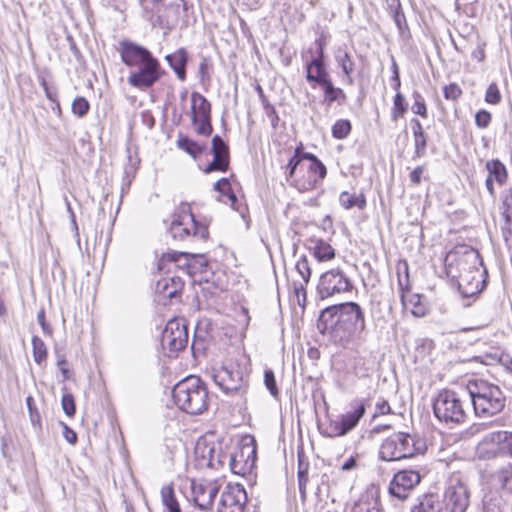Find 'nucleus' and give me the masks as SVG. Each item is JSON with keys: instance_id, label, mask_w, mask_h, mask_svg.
I'll return each instance as SVG.
<instances>
[{"instance_id": "f257e3e1", "label": "nucleus", "mask_w": 512, "mask_h": 512, "mask_svg": "<svg viewBox=\"0 0 512 512\" xmlns=\"http://www.w3.org/2000/svg\"><path fill=\"white\" fill-rule=\"evenodd\" d=\"M317 328L335 344L347 343L356 333L366 329L365 314L356 302H345L321 311Z\"/></svg>"}, {"instance_id": "b1692460", "label": "nucleus", "mask_w": 512, "mask_h": 512, "mask_svg": "<svg viewBox=\"0 0 512 512\" xmlns=\"http://www.w3.org/2000/svg\"><path fill=\"white\" fill-rule=\"evenodd\" d=\"M169 67L175 73L177 79L184 82L187 77L186 68L189 61V53L185 47H180L173 53L165 56Z\"/></svg>"}, {"instance_id": "e433bc0d", "label": "nucleus", "mask_w": 512, "mask_h": 512, "mask_svg": "<svg viewBox=\"0 0 512 512\" xmlns=\"http://www.w3.org/2000/svg\"><path fill=\"white\" fill-rule=\"evenodd\" d=\"M192 118H208L210 119L211 105L207 98H192Z\"/></svg>"}, {"instance_id": "f8f14e48", "label": "nucleus", "mask_w": 512, "mask_h": 512, "mask_svg": "<svg viewBox=\"0 0 512 512\" xmlns=\"http://www.w3.org/2000/svg\"><path fill=\"white\" fill-rule=\"evenodd\" d=\"M352 289L351 279L340 268H333L322 273L317 284V294L322 300L349 292Z\"/></svg>"}, {"instance_id": "393cba45", "label": "nucleus", "mask_w": 512, "mask_h": 512, "mask_svg": "<svg viewBox=\"0 0 512 512\" xmlns=\"http://www.w3.org/2000/svg\"><path fill=\"white\" fill-rule=\"evenodd\" d=\"M306 245L310 253L318 262H327L335 258V249L321 238L311 237Z\"/></svg>"}, {"instance_id": "f3484780", "label": "nucleus", "mask_w": 512, "mask_h": 512, "mask_svg": "<svg viewBox=\"0 0 512 512\" xmlns=\"http://www.w3.org/2000/svg\"><path fill=\"white\" fill-rule=\"evenodd\" d=\"M191 491L195 505L202 511H209L213 507L214 498L219 492V487L213 481L192 480Z\"/></svg>"}, {"instance_id": "4c0bfd02", "label": "nucleus", "mask_w": 512, "mask_h": 512, "mask_svg": "<svg viewBox=\"0 0 512 512\" xmlns=\"http://www.w3.org/2000/svg\"><path fill=\"white\" fill-rule=\"evenodd\" d=\"M501 214L506 224L512 221V187L506 188L501 192Z\"/></svg>"}, {"instance_id": "2eb2a0df", "label": "nucleus", "mask_w": 512, "mask_h": 512, "mask_svg": "<svg viewBox=\"0 0 512 512\" xmlns=\"http://www.w3.org/2000/svg\"><path fill=\"white\" fill-rule=\"evenodd\" d=\"M421 475L415 469H403L394 474L390 481L388 492L400 501L406 500L412 491L420 484Z\"/></svg>"}, {"instance_id": "f704fd0d", "label": "nucleus", "mask_w": 512, "mask_h": 512, "mask_svg": "<svg viewBox=\"0 0 512 512\" xmlns=\"http://www.w3.org/2000/svg\"><path fill=\"white\" fill-rule=\"evenodd\" d=\"M212 65L208 58L202 57L198 65L197 76L199 78V84L204 92H207V88L211 80Z\"/></svg>"}, {"instance_id": "c03bdc74", "label": "nucleus", "mask_w": 512, "mask_h": 512, "mask_svg": "<svg viewBox=\"0 0 512 512\" xmlns=\"http://www.w3.org/2000/svg\"><path fill=\"white\" fill-rule=\"evenodd\" d=\"M192 122L195 127V131L199 135L209 136L211 134L212 125H211L210 119H208V118H199V119L192 118Z\"/></svg>"}, {"instance_id": "20e7f679", "label": "nucleus", "mask_w": 512, "mask_h": 512, "mask_svg": "<svg viewBox=\"0 0 512 512\" xmlns=\"http://www.w3.org/2000/svg\"><path fill=\"white\" fill-rule=\"evenodd\" d=\"M426 442L418 434L396 432L384 439L380 445L379 458L383 461H399L423 454Z\"/></svg>"}, {"instance_id": "de8ad7c7", "label": "nucleus", "mask_w": 512, "mask_h": 512, "mask_svg": "<svg viewBox=\"0 0 512 512\" xmlns=\"http://www.w3.org/2000/svg\"><path fill=\"white\" fill-rule=\"evenodd\" d=\"M407 305H412L411 313L416 317H422L426 314V308L423 304L420 302V296L419 295H413L411 299L407 302Z\"/></svg>"}, {"instance_id": "f03ea898", "label": "nucleus", "mask_w": 512, "mask_h": 512, "mask_svg": "<svg viewBox=\"0 0 512 512\" xmlns=\"http://www.w3.org/2000/svg\"><path fill=\"white\" fill-rule=\"evenodd\" d=\"M172 398L182 411L198 415L208 407V391L205 383L197 376H188L172 389Z\"/></svg>"}, {"instance_id": "69168bd1", "label": "nucleus", "mask_w": 512, "mask_h": 512, "mask_svg": "<svg viewBox=\"0 0 512 512\" xmlns=\"http://www.w3.org/2000/svg\"><path fill=\"white\" fill-rule=\"evenodd\" d=\"M423 167L417 166L411 173H410V180L413 184H419L421 182V176L423 174Z\"/></svg>"}, {"instance_id": "39448f33", "label": "nucleus", "mask_w": 512, "mask_h": 512, "mask_svg": "<svg viewBox=\"0 0 512 512\" xmlns=\"http://www.w3.org/2000/svg\"><path fill=\"white\" fill-rule=\"evenodd\" d=\"M478 264H482L480 256L475 251H470L458 257L455 264L447 257L446 272L452 278H458V288L464 297H469L480 293L479 281L473 286L475 275H479Z\"/></svg>"}, {"instance_id": "c756f323", "label": "nucleus", "mask_w": 512, "mask_h": 512, "mask_svg": "<svg viewBox=\"0 0 512 512\" xmlns=\"http://www.w3.org/2000/svg\"><path fill=\"white\" fill-rule=\"evenodd\" d=\"M396 270L398 287L401 291V301L404 307H407L405 292L410 289L408 263L406 261L400 262L397 265Z\"/></svg>"}, {"instance_id": "680f3d73", "label": "nucleus", "mask_w": 512, "mask_h": 512, "mask_svg": "<svg viewBox=\"0 0 512 512\" xmlns=\"http://www.w3.org/2000/svg\"><path fill=\"white\" fill-rule=\"evenodd\" d=\"M37 321H38L39 325L41 326L43 333L45 335H47V336H51L53 330H52V327L45 320V311H44V309H41L37 313Z\"/></svg>"}, {"instance_id": "774afa93", "label": "nucleus", "mask_w": 512, "mask_h": 512, "mask_svg": "<svg viewBox=\"0 0 512 512\" xmlns=\"http://www.w3.org/2000/svg\"><path fill=\"white\" fill-rule=\"evenodd\" d=\"M461 94V90L457 84H450L444 87V96H458Z\"/></svg>"}, {"instance_id": "603ef678", "label": "nucleus", "mask_w": 512, "mask_h": 512, "mask_svg": "<svg viewBox=\"0 0 512 512\" xmlns=\"http://www.w3.org/2000/svg\"><path fill=\"white\" fill-rule=\"evenodd\" d=\"M407 109L405 98H394V107L392 111V118L397 121L398 118L402 117Z\"/></svg>"}, {"instance_id": "4d7b16f0", "label": "nucleus", "mask_w": 512, "mask_h": 512, "mask_svg": "<svg viewBox=\"0 0 512 512\" xmlns=\"http://www.w3.org/2000/svg\"><path fill=\"white\" fill-rule=\"evenodd\" d=\"M55 354H56V358H57V366L59 367V370L61 371L63 378L65 380L69 379L70 372H69L68 368L66 367L67 362H66L65 356L59 350H56Z\"/></svg>"}, {"instance_id": "72a5a7b5", "label": "nucleus", "mask_w": 512, "mask_h": 512, "mask_svg": "<svg viewBox=\"0 0 512 512\" xmlns=\"http://www.w3.org/2000/svg\"><path fill=\"white\" fill-rule=\"evenodd\" d=\"M161 499L164 506V512H181L172 486H164L161 489Z\"/></svg>"}, {"instance_id": "a18cd8bd", "label": "nucleus", "mask_w": 512, "mask_h": 512, "mask_svg": "<svg viewBox=\"0 0 512 512\" xmlns=\"http://www.w3.org/2000/svg\"><path fill=\"white\" fill-rule=\"evenodd\" d=\"M72 112L80 117L84 116L89 110V103L86 98H74L71 104Z\"/></svg>"}, {"instance_id": "79ce46f5", "label": "nucleus", "mask_w": 512, "mask_h": 512, "mask_svg": "<svg viewBox=\"0 0 512 512\" xmlns=\"http://www.w3.org/2000/svg\"><path fill=\"white\" fill-rule=\"evenodd\" d=\"M295 269L302 278V282L308 283L311 277V267L306 255H302L296 262Z\"/></svg>"}, {"instance_id": "052dcab7", "label": "nucleus", "mask_w": 512, "mask_h": 512, "mask_svg": "<svg viewBox=\"0 0 512 512\" xmlns=\"http://www.w3.org/2000/svg\"><path fill=\"white\" fill-rule=\"evenodd\" d=\"M308 283L305 282H293V291L296 297L298 298V303L301 304L300 297H302L303 304L306 301V288L305 286Z\"/></svg>"}, {"instance_id": "e2e57ef3", "label": "nucleus", "mask_w": 512, "mask_h": 512, "mask_svg": "<svg viewBox=\"0 0 512 512\" xmlns=\"http://www.w3.org/2000/svg\"><path fill=\"white\" fill-rule=\"evenodd\" d=\"M230 182L227 178H221L214 184V189L221 193L222 195H226L230 192Z\"/></svg>"}, {"instance_id": "4468645a", "label": "nucleus", "mask_w": 512, "mask_h": 512, "mask_svg": "<svg viewBox=\"0 0 512 512\" xmlns=\"http://www.w3.org/2000/svg\"><path fill=\"white\" fill-rule=\"evenodd\" d=\"M165 71L157 58L145 61L143 65L135 68L128 76V83L137 89L146 90L152 87L163 75Z\"/></svg>"}, {"instance_id": "5701e85b", "label": "nucleus", "mask_w": 512, "mask_h": 512, "mask_svg": "<svg viewBox=\"0 0 512 512\" xmlns=\"http://www.w3.org/2000/svg\"><path fill=\"white\" fill-rule=\"evenodd\" d=\"M303 157L307 159L304 168L308 172V178L304 183L305 188H312L318 182L322 181L326 174V166L312 153H303Z\"/></svg>"}, {"instance_id": "bb28decb", "label": "nucleus", "mask_w": 512, "mask_h": 512, "mask_svg": "<svg viewBox=\"0 0 512 512\" xmlns=\"http://www.w3.org/2000/svg\"><path fill=\"white\" fill-rule=\"evenodd\" d=\"M334 59L337 66L342 71V79L348 85H353L354 81L352 74L355 70V63L351 55L342 47H338L334 51Z\"/></svg>"}, {"instance_id": "c9c22d12", "label": "nucleus", "mask_w": 512, "mask_h": 512, "mask_svg": "<svg viewBox=\"0 0 512 512\" xmlns=\"http://www.w3.org/2000/svg\"><path fill=\"white\" fill-rule=\"evenodd\" d=\"M494 479L501 489L512 493V464H508L496 471Z\"/></svg>"}, {"instance_id": "bf43d9fd", "label": "nucleus", "mask_w": 512, "mask_h": 512, "mask_svg": "<svg viewBox=\"0 0 512 512\" xmlns=\"http://www.w3.org/2000/svg\"><path fill=\"white\" fill-rule=\"evenodd\" d=\"M168 281H171L172 283H174V279H173V278H170V279H163L162 281H159V282H158V288L162 287L163 292H164V295H165L166 297H168V298H174V297H176V295H177V293H178V290H177V288L170 289V288H169Z\"/></svg>"}, {"instance_id": "3c124183", "label": "nucleus", "mask_w": 512, "mask_h": 512, "mask_svg": "<svg viewBox=\"0 0 512 512\" xmlns=\"http://www.w3.org/2000/svg\"><path fill=\"white\" fill-rule=\"evenodd\" d=\"M26 405H27V408H28V411H29V415H30V420L32 422V425L33 426H40V414L37 410V408L35 407L34 405V399L32 396H28L26 398Z\"/></svg>"}, {"instance_id": "a878e982", "label": "nucleus", "mask_w": 512, "mask_h": 512, "mask_svg": "<svg viewBox=\"0 0 512 512\" xmlns=\"http://www.w3.org/2000/svg\"><path fill=\"white\" fill-rule=\"evenodd\" d=\"M379 492L377 488L370 487L360 496L354 504L352 512H379Z\"/></svg>"}, {"instance_id": "5fc2aeb1", "label": "nucleus", "mask_w": 512, "mask_h": 512, "mask_svg": "<svg viewBox=\"0 0 512 512\" xmlns=\"http://www.w3.org/2000/svg\"><path fill=\"white\" fill-rule=\"evenodd\" d=\"M491 121V114L486 110H480L475 115V124L479 128H487Z\"/></svg>"}, {"instance_id": "0e129e2a", "label": "nucleus", "mask_w": 512, "mask_h": 512, "mask_svg": "<svg viewBox=\"0 0 512 512\" xmlns=\"http://www.w3.org/2000/svg\"><path fill=\"white\" fill-rule=\"evenodd\" d=\"M61 425L63 426V437L65 440L70 444H75L77 442L76 433L65 423L61 422Z\"/></svg>"}, {"instance_id": "473e14b6", "label": "nucleus", "mask_w": 512, "mask_h": 512, "mask_svg": "<svg viewBox=\"0 0 512 512\" xmlns=\"http://www.w3.org/2000/svg\"><path fill=\"white\" fill-rule=\"evenodd\" d=\"M486 169L489 172V177L495 179L499 185H503L507 180V169L505 165L498 159L487 161Z\"/></svg>"}, {"instance_id": "dca6fc26", "label": "nucleus", "mask_w": 512, "mask_h": 512, "mask_svg": "<svg viewBox=\"0 0 512 512\" xmlns=\"http://www.w3.org/2000/svg\"><path fill=\"white\" fill-rule=\"evenodd\" d=\"M351 406L353 407L352 411L342 414L339 421L330 424L329 431L325 432L326 436H344L357 426L366 412V407L363 401H355Z\"/></svg>"}, {"instance_id": "7ed1b4c3", "label": "nucleus", "mask_w": 512, "mask_h": 512, "mask_svg": "<svg viewBox=\"0 0 512 512\" xmlns=\"http://www.w3.org/2000/svg\"><path fill=\"white\" fill-rule=\"evenodd\" d=\"M466 388L477 416L492 417L504 409L506 397L497 385L476 379L469 381Z\"/></svg>"}, {"instance_id": "c85d7f7f", "label": "nucleus", "mask_w": 512, "mask_h": 512, "mask_svg": "<svg viewBox=\"0 0 512 512\" xmlns=\"http://www.w3.org/2000/svg\"><path fill=\"white\" fill-rule=\"evenodd\" d=\"M388 6L393 13V19L398 27L400 34L405 37L409 34L408 24L406 21V17L401 10V5L399 0H387Z\"/></svg>"}, {"instance_id": "0eeeda50", "label": "nucleus", "mask_w": 512, "mask_h": 512, "mask_svg": "<svg viewBox=\"0 0 512 512\" xmlns=\"http://www.w3.org/2000/svg\"><path fill=\"white\" fill-rule=\"evenodd\" d=\"M170 233L174 239L179 240L188 238L205 240L209 235L208 226L195 220L191 207L187 203H182L173 214Z\"/></svg>"}, {"instance_id": "49530a36", "label": "nucleus", "mask_w": 512, "mask_h": 512, "mask_svg": "<svg viewBox=\"0 0 512 512\" xmlns=\"http://www.w3.org/2000/svg\"><path fill=\"white\" fill-rule=\"evenodd\" d=\"M264 383L271 395L276 397L278 395V388L274 372L271 369L264 371Z\"/></svg>"}, {"instance_id": "4be33fe9", "label": "nucleus", "mask_w": 512, "mask_h": 512, "mask_svg": "<svg viewBox=\"0 0 512 512\" xmlns=\"http://www.w3.org/2000/svg\"><path fill=\"white\" fill-rule=\"evenodd\" d=\"M481 443L485 445H496V450L494 451L495 456L512 457V432H491L483 437Z\"/></svg>"}, {"instance_id": "7c9ffc66", "label": "nucleus", "mask_w": 512, "mask_h": 512, "mask_svg": "<svg viewBox=\"0 0 512 512\" xmlns=\"http://www.w3.org/2000/svg\"><path fill=\"white\" fill-rule=\"evenodd\" d=\"M339 202L341 206L349 210L353 207H357L360 210L364 209L367 205L366 197L363 193H360L359 195L351 194L347 191H344L339 196Z\"/></svg>"}, {"instance_id": "6e6d98bb", "label": "nucleus", "mask_w": 512, "mask_h": 512, "mask_svg": "<svg viewBox=\"0 0 512 512\" xmlns=\"http://www.w3.org/2000/svg\"><path fill=\"white\" fill-rule=\"evenodd\" d=\"M302 147L299 146L295 149L294 155L290 158L288 164L292 165L296 168H304L305 162L307 161L306 158L303 157Z\"/></svg>"}, {"instance_id": "412c9836", "label": "nucleus", "mask_w": 512, "mask_h": 512, "mask_svg": "<svg viewBox=\"0 0 512 512\" xmlns=\"http://www.w3.org/2000/svg\"><path fill=\"white\" fill-rule=\"evenodd\" d=\"M213 160L205 168V173L212 171L225 172L229 166V148L225 141L218 135L212 138Z\"/></svg>"}, {"instance_id": "2f4dec72", "label": "nucleus", "mask_w": 512, "mask_h": 512, "mask_svg": "<svg viewBox=\"0 0 512 512\" xmlns=\"http://www.w3.org/2000/svg\"><path fill=\"white\" fill-rule=\"evenodd\" d=\"M411 512H441L438 497L434 494L424 495L420 498L419 503L411 509Z\"/></svg>"}, {"instance_id": "1a4fd4ad", "label": "nucleus", "mask_w": 512, "mask_h": 512, "mask_svg": "<svg viewBox=\"0 0 512 512\" xmlns=\"http://www.w3.org/2000/svg\"><path fill=\"white\" fill-rule=\"evenodd\" d=\"M470 498L468 483L459 473L451 475L443 494V512H466Z\"/></svg>"}, {"instance_id": "6e6552de", "label": "nucleus", "mask_w": 512, "mask_h": 512, "mask_svg": "<svg viewBox=\"0 0 512 512\" xmlns=\"http://www.w3.org/2000/svg\"><path fill=\"white\" fill-rule=\"evenodd\" d=\"M326 41L323 37L317 38L314 41L315 51L312 54L311 60L306 62V79L313 86L319 87L326 96H333L338 89H336L331 81L330 75L325 65L324 48Z\"/></svg>"}, {"instance_id": "338daca9", "label": "nucleus", "mask_w": 512, "mask_h": 512, "mask_svg": "<svg viewBox=\"0 0 512 512\" xmlns=\"http://www.w3.org/2000/svg\"><path fill=\"white\" fill-rule=\"evenodd\" d=\"M376 412L380 415L389 414L391 412V408L389 403L386 400H382L376 404Z\"/></svg>"}, {"instance_id": "37998d69", "label": "nucleus", "mask_w": 512, "mask_h": 512, "mask_svg": "<svg viewBox=\"0 0 512 512\" xmlns=\"http://www.w3.org/2000/svg\"><path fill=\"white\" fill-rule=\"evenodd\" d=\"M351 131V124L348 120H338L332 127V134L337 139H344Z\"/></svg>"}, {"instance_id": "8fccbe9b", "label": "nucleus", "mask_w": 512, "mask_h": 512, "mask_svg": "<svg viewBox=\"0 0 512 512\" xmlns=\"http://www.w3.org/2000/svg\"><path fill=\"white\" fill-rule=\"evenodd\" d=\"M61 405L64 413L67 416L71 417L75 414V401L72 394H64L61 399Z\"/></svg>"}, {"instance_id": "a19ab883", "label": "nucleus", "mask_w": 512, "mask_h": 512, "mask_svg": "<svg viewBox=\"0 0 512 512\" xmlns=\"http://www.w3.org/2000/svg\"><path fill=\"white\" fill-rule=\"evenodd\" d=\"M483 512H504L502 498L500 496H485Z\"/></svg>"}, {"instance_id": "cd10ccee", "label": "nucleus", "mask_w": 512, "mask_h": 512, "mask_svg": "<svg viewBox=\"0 0 512 512\" xmlns=\"http://www.w3.org/2000/svg\"><path fill=\"white\" fill-rule=\"evenodd\" d=\"M352 483L343 475L335 476L328 484V497L333 503L343 500L351 491Z\"/></svg>"}, {"instance_id": "9d476101", "label": "nucleus", "mask_w": 512, "mask_h": 512, "mask_svg": "<svg viewBox=\"0 0 512 512\" xmlns=\"http://www.w3.org/2000/svg\"><path fill=\"white\" fill-rule=\"evenodd\" d=\"M142 9L144 17L153 27L172 29L178 23L181 12H185L187 8L184 0H180L179 3H171L169 5L158 2L151 9Z\"/></svg>"}, {"instance_id": "09e8293b", "label": "nucleus", "mask_w": 512, "mask_h": 512, "mask_svg": "<svg viewBox=\"0 0 512 512\" xmlns=\"http://www.w3.org/2000/svg\"><path fill=\"white\" fill-rule=\"evenodd\" d=\"M415 145V155L420 158L426 154L427 140L425 133L413 135Z\"/></svg>"}, {"instance_id": "6ab92c4d", "label": "nucleus", "mask_w": 512, "mask_h": 512, "mask_svg": "<svg viewBox=\"0 0 512 512\" xmlns=\"http://www.w3.org/2000/svg\"><path fill=\"white\" fill-rule=\"evenodd\" d=\"M119 53L122 62L127 67L134 69L154 57L146 47L130 40H123L119 43Z\"/></svg>"}, {"instance_id": "aec40b11", "label": "nucleus", "mask_w": 512, "mask_h": 512, "mask_svg": "<svg viewBox=\"0 0 512 512\" xmlns=\"http://www.w3.org/2000/svg\"><path fill=\"white\" fill-rule=\"evenodd\" d=\"M255 461L256 447L253 444H244L230 455L229 465L234 474L245 475L251 471Z\"/></svg>"}, {"instance_id": "58836bf2", "label": "nucleus", "mask_w": 512, "mask_h": 512, "mask_svg": "<svg viewBox=\"0 0 512 512\" xmlns=\"http://www.w3.org/2000/svg\"><path fill=\"white\" fill-rule=\"evenodd\" d=\"M177 145L180 149L184 150L194 158L203 151V147L201 145L184 135H179Z\"/></svg>"}, {"instance_id": "ddd939ff", "label": "nucleus", "mask_w": 512, "mask_h": 512, "mask_svg": "<svg viewBox=\"0 0 512 512\" xmlns=\"http://www.w3.org/2000/svg\"><path fill=\"white\" fill-rule=\"evenodd\" d=\"M188 344V328L183 318H174L167 322L161 336V345L173 356Z\"/></svg>"}, {"instance_id": "864d4df0", "label": "nucleus", "mask_w": 512, "mask_h": 512, "mask_svg": "<svg viewBox=\"0 0 512 512\" xmlns=\"http://www.w3.org/2000/svg\"><path fill=\"white\" fill-rule=\"evenodd\" d=\"M263 108L266 112L267 117L270 119L271 125L275 128L278 123V116L276 114L275 108L271 106L268 102L267 98H261Z\"/></svg>"}, {"instance_id": "a211bd4d", "label": "nucleus", "mask_w": 512, "mask_h": 512, "mask_svg": "<svg viewBox=\"0 0 512 512\" xmlns=\"http://www.w3.org/2000/svg\"><path fill=\"white\" fill-rule=\"evenodd\" d=\"M246 502L247 494L242 485H227L221 494L218 512H244Z\"/></svg>"}, {"instance_id": "9b49d317", "label": "nucleus", "mask_w": 512, "mask_h": 512, "mask_svg": "<svg viewBox=\"0 0 512 512\" xmlns=\"http://www.w3.org/2000/svg\"><path fill=\"white\" fill-rule=\"evenodd\" d=\"M215 384L227 395H244L247 381L243 371L236 364H230L216 370L212 375Z\"/></svg>"}, {"instance_id": "13d9d810", "label": "nucleus", "mask_w": 512, "mask_h": 512, "mask_svg": "<svg viewBox=\"0 0 512 512\" xmlns=\"http://www.w3.org/2000/svg\"><path fill=\"white\" fill-rule=\"evenodd\" d=\"M38 80H39L41 86L43 87L45 96H47V97L54 96L56 91H55L54 87L51 85L48 77L46 75L40 74L38 76Z\"/></svg>"}, {"instance_id": "423d86ee", "label": "nucleus", "mask_w": 512, "mask_h": 512, "mask_svg": "<svg viewBox=\"0 0 512 512\" xmlns=\"http://www.w3.org/2000/svg\"><path fill=\"white\" fill-rule=\"evenodd\" d=\"M433 413L439 422L452 427L465 422L467 413L459 394L453 390L440 391L433 400Z\"/></svg>"}, {"instance_id": "ea45409f", "label": "nucleus", "mask_w": 512, "mask_h": 512, "mask_svg": "<svg viewBox=\"0 0 512 512\" xmlns=\"http://www.w3.org/2000/svg\"><path fill=\"white\" fill-rule=\"evenodd\" d=\"M32 352L34 361L37 364H42L47 358V348L44 341L38 337H32Z\"/></svg>"}]
</instances>
